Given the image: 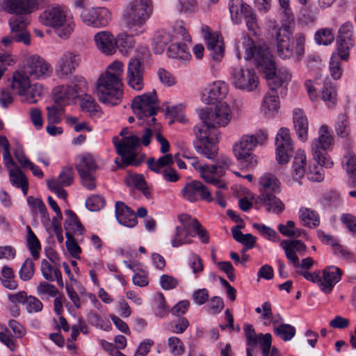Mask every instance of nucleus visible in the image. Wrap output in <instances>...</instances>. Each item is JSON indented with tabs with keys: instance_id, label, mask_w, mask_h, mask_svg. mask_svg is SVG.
<instances>
[{
	"instance_id": "nucleus-1",
	"label": "nucleus",
	"mask_w": 356,
	"mask_h": 356,
	"mask_svg": "<svg viewBox=\"0 0 356 356\" xmlns=\"http://www.w3.org/2000/svg\"><path fill=\"white\" fill-rule=\"evenodd\" d=\"M201 122L196 124L193 132L195 151L207 159L213 160L218 154L219 131L217 127H226L232 120V111L225 102H218L215 108L206 106L199 111Z\"/></svg>"
},
{
	"instance_id": "nucleus-2",
	"label": "nucleus",
	"mask_w": 356,
	"mask_h": 356,
	"mask_svg": "<svg viewBox=\"0 0 356 356\" xmlns=\"http://www.w3.org/2000/svg\"><path fill=\"white\" fill-rule=\"evenodd\" d=\"M122 74L123 63L115 60L108 67L106 72L99 76L96 90L100 102L111 106L117 105L121 102L123 95Z\"/></svg>"
},
{
	"instance_id": "nucleus-3",
	"label": "nucleus",
	"mask_w": 356,
	"mask_h": 356,
	"mask_svg": "<svg viewBox=\"0 0 356 356\" xmlns=\"http://www.w3.org/2000/svg\"><path fill=\"white\" fill-rule=\"evenodd\" d=\"M247 40L248 47H245V60H254L257 67L264 71L270 90L276 91V89L282 86L284 83L277 75L275 63L272 60L268 48L265 45H254L250 38Z\"/></svg>"
},
{
	"instance_id": "nucleus-4",
	"label": "nucleus",
	"mask_w": 356,
	"mask_h": 356,
	"mask_svg": "<svg viewBox=\"0 0 356 356\" xmlns=\"http://www.w3.org/2000/svg\"><path fill=\"white\" fill-rule=\"evenodd\" d=\"M153 11L151 0H134L129 3L123 15L124 28L131 35L145 32V24Z\"/></svg>"
},
{
	"instance_id": "nucleus-5",
	"label": "nucleus",
	"mask_w": 356,
	"mask_h": 356,
	"mask_svg": "<svg viewBox=\"0 0 356 356\" xmlns=\"http://www.w3.org/2000/svg\"><path fill=\"white\" fill-rule=\"evenodd\" d=\"M259 195L255 200V203L263 206L267 212L281 213L284 210V204L276 196L280 193V181L273 175L264 174L259 181Z\"/></svg>"
},
{
	"instance_id": "nucleus-6",
	"label": "nucleus",
	"mask_w": 356,
	"mask_h": 356,
	"mask_svg": "<svg viewBox=\"0 0 356 356\" xmlns=\"http://www.w3.org/2000/svg\"><path fill=\"white\" fill-rule=\"evenodd\" d=\"M291 35L287 26H282L277 31L275 40L277 55L282 59L293 58L299 61L305 54V38L302 34H298L291 41Z\"/></svg>"
},
{
	"instance_id": "nucleus-7",
	"label": "nucleus",
	"mask_w": 356,
	"mask_h": 356,
	"mask_svg": "<svg viewBox=\"0 0 356 356\" xmlns=\"http://www.w3.org/2000/svg\"><path fill=\"white\" fill-rule=\"evenodd\" d=\"M268 134L260 130L256 134L243 135L233 146V153L241 165L246 168H252L257 164V157L252 150L258 145H263L267 140Z\"/></svg>"
},
{
	"instance_id": "nucleus-8",
	"label": "nucleus",
	"mask_w": 356,
	"mask_h": 356,
	"mask_svg": "<svg viewBox=\"0 0 356 356\" xmlns=\"http://www.w3.org/2000/svg\"><path fill=\"white\" fill-rule=\"evenodd\" d=\"M129 129L123 128L120 135L122 137L120 139L118 136L113 138V143L117 153L121 156L120 162L117 160L115 163L120 168L132 165L138 166L142 160L136 159L137 148L140 145V138L135 135H129Z\"/></svg>"
},
{
	"instance_id": "nucleus-9",
	"label": "nucleus",
	"mask_w": 356,
	"mask_h": 356,
	"mask_svg": "<svg viewBox=\"0 0 356 356\" xmlns=\"http://www.w3.org/2000/svg\"><path fill=\"white\" fill-rule=\"evenodd\" d=\"M87 88V82L82 76H74L70 85L60 86L54 88V102L60 106L70 104L79 97L80 93Z\"/></svg>"
},
{
	"instance_id": "nucleus-10",
	"label": "nucleus",
	"mask_w": 356,
	"mask_h": 356,
	"mask_svg": "<svg viewBox=\"0 0 356 356\" xmlns=\"http://www.w3.org/2000/svg\"><path fill=\"white\" fill-rule=\"evenodd\" d=\"M318 133V138L313 140L312 144L313 156L319 165L330 168L333 165V162L327 157L326 150L332 144L333 138L327 125H322Z\"/></svg>"
},
{
	"instance_id": "nucleus-11",
	"label": "nucleus",
	"mask_w": 356,
	"mask_h": 356,
	"mask_svg": "<svg viewBox=\"0 0 356 356\" xmlns=\"http://www.w3.org/2000/svg\"><path fill=\"white\" fill-rule=\"evenodd\" d=\"M97 168V165L91 154H87L78 157L76 169L82 185L88 190L91 191L96 188V178L94 174Z\"/></svg>"
},
{
	"instance_id": "nucleus-12",
	"label": "nucleus",
	"mask_w": 356,
	"mask_h": 356,
	"mask_svg": "<svg viewBox=\"0 0 356 356\" xmlns=\"http://www.w3.org/2000/svg\"><path fill=\"white\" fill-rule=\"evenodd\" d=\"M156 93L155 90L151 92L138 95L133 99L132 108L139 119H145L155 115L157 113Z\"/></svg>"
},
{
	"instance_id": "nucleus-13",
	"label": "nucleus",
	"mask_w": 356,
	"mask_h": 356,
	"mask_svg": "<svg viewBox=\"0 0 356 356\" xmlns=\"http://www.w3.org/2000/svg\"><path fill=\"white\" fill-rule=\"evenodd\" d=\"M232 83L238 89L252 92L259 83V78L253 70L235 67L231 75Z\"/></svg>"
},
{
	"instance_id": "nucleus-14",
	"label": "nucleus",
	"mask_w": 356,
	"mask_h": 356,
	"mask_svg": "<svg viewBox=\"0 0 356 356\" xmlns=\"http://www.w3.org/2000/svg\"><path fill=\"white\" fill-rule=\"evenodd\" d=\"M276 159L280 164L289 162L293 154V145L290 137L289 130L281 128L275 138Z\"/></svg>"
},
{
	"instance_id": "nucleus-15",
	"label": "nucleus",
	"mask_w": 356,
	"mask_h": 356,
	"mask_svg": "<svg viewBox=\"0 0 356 356\" xmlns=\"http://www.w3.org/2000/svg\"><path fill=\"white\" fill-rule=\"evenodd\" d=\"M81 18L83 23L95 28L107 26L111 21V13L106 8H90L83 10Z\"/></svg>"
},
{
	"instance_id": "nucleus-16",
	"label": "nucleus",
	"mask_w": 356,
	"mask_h": 356,
	"mask_svg": "<svg viewBox=\"0 0 356 356\" xmlns=\"http://www.w3.org/2000/svg\"><path fill=\"white\" fill-rule=\"evenodd\" d=\"M67 19V9L58 4L49 6L39 16L40 22L45 26L58 28Z\"/></svg>"
},
{
	"instance_id": "nucleus-17",
	"label": "nucleus",
	"mask_w": 356,
	"mask_h": 356,
	"mask_svg": "<svg viewBox=\"0 0 356 356\" xmlns=\"http://www.w3.org/2000/svg\"><path fill=\"white\" fill-rule=\"evenodd\" d=\"M24 62V73L33 78L49 76L52 72L51 65L38 55L28 56Z\"/></svg>"
},
{
	"instance_id": "nucleus-18",
	"label": "nucleus",
	"mask_w": 356,
	"mask_h": 356,
	"mask_svg": "<svg viewBox=\"0 0 356 356\" xmlns=\"http://www.w3.org/2000/svg\"><path fill=\"white\" fill-rule=\"evenodd\" d=\"M127 85L136 91L143 90L144 82V67L142 63L136 58H131L128 63L126 77Z\"/></svg>"
},
{
	"instance_id": "nucleus-19",
	"label": "nucleus",
	"mask_w": 356,
	"mask_h": 356,
	"mask_svg": "<svg viewBox=\"0 0 356 356\" xmlns=\"http://www.w3.org/2000/svg\"><path fill=\"white\" fill-rule=\"evenodd\" d=\"M183 197L191 202H195L201 199L209 202L213 200L210 191L200 181H193L185 185L181 191Z\"/></svg>"
},
{
	"instance_id": "nucleus-20",
	"label": "nucleus",
	"mask_w": 356,
	"mask_h": 356,
	"mask_svg": "<svg viewBox=\"0 0 356 356\" xmlns=\"http://www.w3.org/2000/svg\"><path fill=\"white\" fill-rule=\"evenodd\" d=\"M80 63L79 54L72 51L66 52L59 58L56 73L59 78L65 79L74 72Z\"/></svg>"
},
{
	"instance_id": "nucleus-21",
	"label": "nucleus",
	"mask_w": 356,
	"mask_h": 356,
	"mask_svg": "<svg viewBox=\"0 0 356 356\" xmlns=\"http://www.w3.org/2000/svg\"><path fill=\"white\" fill-rule=\"evenodd\" d=\"M204 39L207 40V47L210 51V56L214 60L219 61L224 55L222 42L219 40L218 33H212L209 26L202 27Z\"/></svg>"
},
{
	"instance_id": "nucleus-22",
	"label": "nucleus",
	"mask_w": 356,
	"mask_h": 356,
	"mask_svg": "<svg viewBox=\"0 0 356 356\" xmlns=\"http://www.w3.org/2000/svg\"><path fill=\"white\" fill-rule=\"evenodd\" d=\"M39 0H5V11L10 14L28 15L38 9Z\"/></svg>"
},
{
	"instance_id": "nucleus-23",
	"label": "nucleus",
	"mask_w": 356,
	"mask_h": 356,
	"mask_svg": "<svg viewBox=\"0 0 356 356\" xmlns=\"http://www.w3.org/2000/svg\"><path fill=\"white\" fill-rule=\"evenodd\" d=\"M96 48L105 55L113 54L117 49V43L114 35L108 31H101L94 35Z\"/></svg>"
},
{
	"instance_id": "nucleus-24",
	"label": "nucleus",
	"mask_w": 356,
	"mask_h": 356,
	"mask_svg": "<svg viewBox=\"0 0 356 356\" xmlns=\"http://www.w3.org/2000/svg\"><path fill=\"white\" fill-rule=\"evenodd\" d=\"M184 157L188 160L190 165L199 172L200 176L206 182L209 183L220 189L227 188L226 183L222 179L211 177V172L209 170V165L200 164L199 159L195 156H188L184 155Z\"/></svg>"
},
{
	"instance_id": "nucleus-25",
	"label": "nucleus",
	"mask_w": 356,
	"mask_h": 356,
	"mask_svg": "<svg viewBox=\"0 0 356 356\" xmlns=\"http://www.w3.org/2000/svg\"><path fill=\"white\" fill-rule=\"evenodd\" d=\"M322 273L321 290L325 293H329L332 291L334 285L340 281L341 270L337 266H331L324 268Z\"/></svg>"
},
{
	"instance_id": "nucleus-26",
	"label": "nucleus",
	"mask_w": 356,
	"mask_h": 356,
	"mask_svg": "<svg viewBox=\"0 0 356 356\" xmlns=\"http://www.w3.org/2000/svg\"><path fill=\"white\" fill-rule=\"evenodd\" d=\"M115 216L118 222L125 227H134L138 222L134 210L120 201L115 203Z\"/></svg>"
},
{
	"instance_id": "nucleus-27",
	"label": "nucleus",
	"mask_w": 356,
	"mask_h": 356,
	"mask_svg": "<svg viewBox=\"0 0 356 356\" xmlns=\"http://www.w3.org/2000/svg\"><path fill=\"white\" fill-rule=\"evenodd\" d=\"M293 125L298 138L302 141L307 139L308 121L304 112L300 108L293 111Z\"/></svg>"
},
{
	"instance_id": "nucleus-28",
	"label": "nucleus",
	"mask_w": 356,
	"mask_h": 356,
	"mask_svg": "<svg viewBox=\"0 0 356 356\" xmlns=\"http://www.w3.org/2000/svg\"><path fill=\"white\" fill-rule=\"evenodd\" d=\"M67 218L65 220L64 227L65 229V234H71L74 235H81L84 231V228L79 220L76 213L67 209L65 211Z\"/></svg>"
},
{
	"instance_id": "nucleus-29",
	"label": "nucleus",
	"mask_w": 356,
	"mask_h": 356,
	"mask_svg": "<svg viewBox=\"0 0 356 356\" xmlns=\"http://www.w3.org/2000/svg\"><path fill=\"white\" fill-rule=\"evenodd\" d=\"M306 155L302 149H298L296 152L292 165V177L299 181L305 175L306 170Z\"/></svg>"
},
{
	"instance_id": "nucleus-30",
	"label": "nucleus",
	"mask_w": 356,
	"mask_h": 356,
	"mask_svg": "<svg viewBox=\"0 0 356 356\" xmlns=\"http://www.w3.org/2000/svg\"><path fill=\"white\" fill-rule=\"evenodd\" d=\"M228 93V86L223 81L214 82L209 89L208 98L210 100L206 102L207 104H215L216 102H220L224 99Z\"/></svg>"
},
{
	"instance_id": "nucleus-31",
	"label": "nucleus",
	"mask_w": 356,
	"mask_h": 356,
	"mask_svg": "<svg viewBox=\"0 0 356 356\" xmlns=\"http://www.w3.org/2000/svg\"><path fill=\"white\" fill-rule=\"evenodd\" d=\"M172 41V35L170 33L159 30L155 32L153 37L152 49L155 54H162L168 44Z\"/></svg>"
},
{
	"instance_id": "nucleus-32",
	"label": "nucleus",
	"mask_w": 356,
	"mask_h": 356,
	"mask_svg": "<svg viewBox=\"0 0 356 356\" xmlns=\"http://www.w3.org/2000/svg\"><path fill=\"white\" fill-rule=\"evenodd\" d=\"M232 160L225 156H220L211 165H209V170L211 172V177L219 179L225 175L227 170L232 165Z\"/></svg>"
},
{
	"instance_id": "nucleus-33",
	"label": "nucleus",
	"mask_w": 356,
	"mask_h": 356,
	"mask_svg": "<svg viewBox=\"0 0 356 356\" xmlns=\"http://www.w3.org/2000/svg\"><path fill=\"white\" fill-rule=\"evenodd\" d=\"M30 85V80L27 74L19 72L13 74L10 87L19 95L22 96L25 94L26 90Z\"/></svg>"
},
{
	"instance_id": "nucleus-34",
	"label": "nucleus",
	"mask_w": 356,
	"mask_h": 356,
	"mask_svg": "<svg viewBox=\"0 0 356 356\" xmlns=\"http://www.w3.org/2000/svg\"><path fill=\"white\" fill-rule=\"evenodd\" d=\"M168 55L169 57L181 60L183 62L188 61L191 55L187 48L186 45L184 43H173L168 49Z\"/></svg>"
},
{
	"instance_id": "nucleus-35",
	"label": "nucleus",
	"mask_w": 356,
	"mask_h": 356,
	"mask_svg": "<svg viewBox=\"0 0 356 356\" xmlns=\"http://www.w3.org/2000/svg\"><path fill=\"white\" fill-rule=\"evenodd\" d=\"M238 15L240 18L244 19L248 29L251 32V34L257 35V30L259 26L256 14L253 12L252 8L250 6L242 7L241 13Z\"/></svg>"
},
{
	"instance_id": "nucleus-36",
	"label": "nucleus",
	"mask_w": 356,
	"mask_h": 356,
	"mask_svg": "<svg viewBox=\"0 0 356 356\" xmlns=\"http://www.w3.org/2000/svg\"><path fill=\"white\" fill-rule=\"evenodd\" d=\"M173 163L174 159L170 154L162 156L157 160L151 157L147 161V165L149 169L156 173H159L162 168L170 166L173 164Z\"/></svg>"
},
{
	"instance_id": "nucleus-37",
	"label": "nucleus",
	"mask_w": 356,
	"mask_h": 356,
	"mask_svg": "<svg viewBox=\"0 0 356 356\" xmlns=\"http://www.w3.org/2000/svg\"><path fill=\"white\" fill-rule=\"evenodd\" d=\"M27 229V237H26V245L29 250L33 258L35 260H38L40 258V251L41 250V245L36 235L32 231L30 226L26 227Z\"/></svg>"
},
{
	"instance_id": "nucleus-38",
	"label": "nucleus",
	"mask_w": 356,
	"mask_h": 356,
	"mask_svg": "<svg viewBox=\"0 0 356 356\" xmlns=\"http://www.w3.org/2000/svg\"><path fill=\"white\" fill-rule=\"evenodd\" d=\"M190 233L185 227H177L175 234L171 239V245L174 248H178L184 244H190L192 240L189 238Z\"/></svg>"
},
{
	"instance_id": "nucleus-39",
	"label": "nucleus",
	"mask_w": 356,
	"mask_h": 356,
	"mask_svg": "<svg viewBox=\"0 0 356 356\" xmlns=\"http://www.w3.org/2000/svg\"><path fill=\"white\" fill-rule=\"evenodd\" d=\"M243 330L246 339V345L248 348L251 349L252 352L254 348L260 343L261 339H262L261 336H264V334H257L253 326L250 324H245Z\"/></svg>"
},
{
	"instance_id": "nucleus-40",
	"label": "nucleus",
	"mask_w": 356,
	"mask_h": 356,
	"mask_svg": "<svg viewBox=\"0 0 356 356\" xmlns=\"http://www.w3.org/2000/svg\"><path fill=\"white\" fill-rule=\"evenodd\" d=\"M298 214L303 225L309 227L318 225L320 220L316 211L306 208H301L299 210Z\"/></svg>"
},
{
	"instance_id": "nucleus-41",
	"label": "nucleus",
	"mask_w": 356,
	"mask_h": 356,
	"mask_svg": "<svg viewBox=\"0 0 356 356\" xmlns=\"http://www.w3.org/2000/svg\"><path fill=\"white\" fill-rule=\"evenodd\" d=\"M43 88L40 84L30 85L27 90H26L25 94L22 95L23 99L22 102L27 104H35L42 95Z\"/></svg>"
},
{
	"instance_id": "nucleus-42",
	"label": "nucleus",
	"mask_w": 356,
	"mask_h": 356,
	"mask_svg": "<svg viewBox=\"0 0 356 356\" xmlns=\"http://www.w3.org/2000/svg\"><path fill=\"white\" fill-rule=\"evenodd\" d=\"M280 107L279 97L276 91L270 90L267 92L263 101V108L265 113L277 111Z\"/></svg>"
},
{
	"instance_id": "nucleus-43",
	"label": "nucleus",
	"mask_w": 356,
	"mask_h": 356,
	"mask_svg": "<svg viewBox=\"0 0 356 356\" xmlns=\"http://www.w3.org/2000/svg\"><path fill=\"white\" fill-rule=\"evenodd\" d=\"M335 131L341 138L347 137L350 133V127L348 117L345 113L339 114L335 122Z\"/></svg>"
},
{
	"instance_id": "nucleus-44",
	"label": "nucleus",
	"mask_w": 356,
	"mask_h": 356,
	"mask_svg": "<svg viewBox=\"0 0 356 356\" xmlns=\"http://www.w3.org/2000/svg\"><path fill=\"white\" fill-rule=\"evenodd\" d=\"M233 238L237 242L244 246V249L250 250L253 248L256 244V237L251 234H243L238 230V227L233 230Z\"/></svg>"
},
{
	"instance_id": "nucleus-45",
	"label": "nucleus",
	"mask_w": 356,
	"mask_h": 356,
	"mask_svg": "<svg viewBox=\"0 0 356 356\" xmlns=\"http://www.w3.org/2000/svg\"><path fill=\"white\" fill-rule=\"evenodd\" d=\"M337 47L332 56H337V58L342 60H348L350 56V50L353 47V41H345L337 40Z\"/></svg>"
},
{
	"instance_id": "nucleus-46",
	"label": "nucleus",
	"mask_w": 356,
	"mask_h": 356,
	"mask_svg": "<svg viewBox=\"0 0 356 356\" xmlns=\"http://www.w3.org/2000/svg\"><path fill=\"white\" fill-rule=\"evenodd\" d=\"M136 35L130 34L124 29V33L118 34L115 38L118 42L117 48H119L121 52H127L128 49L134 47V40L133 37Z\"/></svg>"
},
{
	"instance_id": "nucleus-47",
	"label": "nucleus",
	"mask_w": 356,
	"mask_h": 356,
	"mask_svg": "<svg viewBox=\"0 0 356 356\" xmlns=\"http://www.w3.org/2000/svg\"><path fill=\"white\" fill-rule=\"evenodd\" d=\"M9 26L10 28V33L14 35L24 33L30 35L26 31V19L22 16H14L9 19Z\"/></svg>"
},
{
	"instance_id": "nucleus-48",
	"label": "nucleus",
	"mask_w": 356,
	"mask_h": 356,
	"mask_svg": "<svg viewBox=\"0 0 356 356\" xmlns=\"http://www.w3.org/2000/svg\"><path fill=\"white\" fill-rule=\"evenodd\" d=\"M79 97L81 100L80 106L84 112H87L92 115L98 111L99 106L92 96L84 94Z\"/></svg>"
},
{
	"instance_id": "nucleus-49",
	"label": "nucleus",
	"mask_w": 356,
	"mask_h": 356,
	"mask_svg": "<svg viewBox=\"0 0 356 356\" xmlns=\"http://www.w3.org/2000/svg\"><path fill=\"white\" fill-rule=\"evenodd\" d=\"M321 98L323 101L327 102L328 106L334 105L337 102V90L332 84L330 82L324 83L321 90Z\"/></svg>"
},
{
	"instance_id": "nucleus-50",
	"label": "nucleus",
	"mask_w": 356,
	"mask_h": 356,
	"mask_svg": "<svg viewBox=\"0 0 356 356\" xmlns=\"http://www.w3.org/2000/svg\"><path fill=\"white\" fill-rule=\"evenodd\" d=\"M274 333L280 337L283 341H290L296 334V328L286 323H282L277 327H274Z\"/></svg>"
},
{
	"instance_id": "nucleus-51",
	"label": "nucleus",
	"mask_w": 356,
	"mask_h": 356,
	"mask_svg": "<svg viewBox=\"0 0 356 356\" xmlns=\"http://www.w3.org/2000/svg\"><path fill=\"white\" fill-rule=\"evenodd\" d=\"M314 38L318 44L327 45L334 41V36L332 33V30L326 28L316 31Z\"/></svg>"
},
{
	"instance_id": "nucleus-52",
	"label": "nucleus",
	"mask_w": 356,
	"mask_h": 356,
	"mask_svg": "<svg viewBox=\"0 0 356 356\" xmlns=\"http://www.w3.org/2000/svg\"><path fill=\"white\" fill-rule=\"evenodd\" d=\"M35 272V265L31 259L27 258L22 264L19 272V277L24 281H28L32 278Z\"/></svg>"
},
{
	"instance_id": "nucleus-53",
	"label": "nucleus",
	"mask_w": 356,
	"mask_h": 356,
	"mask_svg": "<svg viewBox=\"0 0 356 356\" xmlns=\"http://www.w3.org/2000/svg\"><path fill=\"white\" fill-rule=\"evenodd\" d=\"M253 227L257 229L259 233L268 240L274 242L279 241V235L273 229L270 228V227L261 224L254 223L253 224Z\"/></svg>"
},
{
	"instance_id": "nucleus-54",
	"label": "nucleus",
	"mask_w": 356,
	"mask_h": 356,
	"mask_svg": "<svg viewBox=\"0 0 356 356\" xmlns=\"http://www.w3.org/2000/svg\"><path fill=\"white\" fill-rule=\"evenodd\" d=\"M28 204L33 208L38 209L42 215V221H49V214L47 213V207L44 203L38 198H34L32 196H29L27 198Z\"/></svg>"
},
{
	"instance_id": "nucleus-55",
	"label": "nucleus",
	"mask_w": 356,
	"mask_h": 356,
	"mask_svg": "<svg viewBox=\"0 0 356 356\" xmlns=\"http://www.w3.org/2000/svg\"><path fill=\"white\" fill-rule=\"evenodd\" d=\"M65 236L67 238L65 241V245L68 252L72 257L75 259H79L81 249L76 243L74 236H72V234L69 233L65 234Z\"/></svg>"
},
{
	"instance_id": "nucleus-56",
	"label": "nucleus",
	"mask_w": 356,
	"mask_h": 356,
	"mask_svg": "<svg viewBox=\"0 0 356 356\" xmlns=\"http://www.w3.org/2000/svg\"><path fill=\"white\" fill-rule=\"evenodd\" d=\"M13 42H22L24 44L29 45L31 42L30 35H26L24 33L14 35L10 33L9 35L3 37L1 40V42L5 47L9 46Z\"/></svg>"
},
{
	"instance_id": "nucleus-57",
	"label": "nucleus",
	"mask_w": 356,
	"mask_h": 356,
	"mask_svg": "<svg viewBox=\"0 0 356 356\" xmlns=\"http://www.w3.org/2000/svg\"><path fill=\"white\" fill-rule=\"evenodd\" d=\"M343 168L348 174L356 177V155L353 152H348L342 159Z\"/></svg>"
},
{
	"instance_id": "nucleus-58",
	"label": "nucleus",
	"mask_w": 356,
	"mask_h": 356,
	"mask_svg": "<svg viewBox=\"0 0 356 356\" xmlns=\"http://www.w3.org/2000/svg\"><path fill=\"white\" fill-rule=\"evenodd\" d=\"M105 205L104 198L99 195H93L86 201V207L91 211L100 210Z\"/></svg>"
},
{
	"instance_id": "nucleus-59",
	"label": "nucleus",
	"mask_w": 356,
	"mask_h": 356,
	"mask_svg": "<svg viewBox=\"0 0 356 356\" xmlns=\"http://www.w3.org/2000/svg\"><path fill=\"white\" fill-rule=\"evenodd\" d=\"M74 177L73 169L72 167L68 166L63 168L56 181H58L61 186H68L72 184Z\"/></svg>"
},
{
	"instance_id": "nucleus-60",
	"label": "nucleus",
	"mask_w": 356,
	"mask_h": 356,
	"mask_svg": "<svg viewBox=\"0 0 356 356\" xmlns=\"http://www.w3.org/2000/svg\"><path fill=\"white\" fill-rule=\"evenodd\" d=\"M37 293L39 296L48 295L49 297H56L58 294V290L49 282H41L37 286Z\"/></svg>"
},
{
	"instance_id": "nucleus-61",
	"label": "nucleus",
	"mask_w": 356,
	"mask_h": 356,
	"mask_svg": "<svg viewBox=\"0 0 356 356\" xmlns=\"http://www.w3.org/2000/svg\"><path fill=\"white\" fill-rule=\"evenodd\" d=\"M8 172L10 181L11 184L16 187H18L19 184L24 183V181H28L25 175L18 166L10 169Z\"/></svg>"
},
{
	"instance_id": "nucleus-62",
	"label": "nucleus",
	"mask_w": 356,
	"mask_h": 356,
	"mask_svg": "<svg viewBox=\"0 0 356 356\" xmlns=\"http://www.w3.org/2000/svg\"><path fill=\"white\" fill-rule=\"evenodd\" d=\"M124 183L128 186L133 187L139 190L143 186L145 185L146 181L142 175L131 174L128 175L125 177Z\"/></svg>"
},
{
	"instance_id": "nucleus-63",
	"label": "nucleus",
	"mask_w": 356,
	"mask_h": 356,
	"mask_svg": "<svg viewBox=\"0 0 356 356\" xmlns=\"http://www.w3.org/2000/svg\"><path fill=\"white\" fill-rule=\"evenodd\" d=\"M341 60L337 56H332L330 61V71L331 76L334 79H339L343 73V69L341 67Z\"/></svg>"
},
{
	"instance_id": "nucleus-64",
	"label": "nucleus",
	"mask_w": 356,
	"mask_h": 356,
	"mask_svg": "<svg viewBox=\"0 0 356 356\" xmlns=\"http://www.w3.org/2000/svg\"><path fill=\"white\" fill-rule=\"evenodd\" d=\"M47 109V122L48 124H57L61 120V114L63 112L62 106H48Z\"/></svg>"
}]
</instances>
